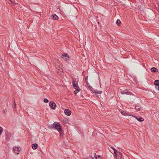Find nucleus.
Returning <instances> with one entry per match:
<instances>
[{"label":"nucleus","mask_w":159,"mask_h":159,"mask_svg":"<svg viewBox=\"0 0 159 159\" xmlns=\"http://www.w3.org/2000/svg\"><path fill=\"white\" fill-rule=\"evenodd\" d=\"M49 127L50 128H54L57 130L59 132L61 137L63 136V131L60 124L59 123L56 122H54L52 124L50 125Z\"/></svg>","instance_id":"nucleus-1"},{"label":"nucleus","mask_w":159,"mask_h":159,"mask_svg":"<svg viewBox=\"0 0 159 159\" xmlns=\"http://www.w3.org/2000/svg\"><path fill=\"white\" fill-rule=\"evenodd\" d=\"M72 83L74 88L77 90H78V92H79L80 90L79 87L78 86V82L76 80L75 78H73L72 79Z\"/></svg>","instance_id":"nucleus-2"},{"label":"nucleus","mask_w":159,"mask_h":159,"mask_svg":"<svg viewBox=\"0 0 159 159\" xmlns=\"http://www.w3.org/2000/svg\"><path fill=\"white\" fill-rule=\"evenodd\" d=\"M13 149L15 153L17 154H18L19 152L21 151V148L20 147H15L13 148Z\"/></svg>","instance_id":"nucleus-3"},{"label":"nucleus","mask_w":159,"mask_h":159,"mask_svg":"<svg viewBox=\"0 0 159 159\" xmlns=\"http://www.w3.org/2000/svg\"><path fill=\"white\" fill-rule=\"evenodd\" d=\"M117 153V154L114 155V157L118 159H121L122 156L121 153L120 152Z\"/></svg>","instance_id":"nucleus-4"},{"label":"nucleus","mask_w":159,"mask_h":159,"mask_svg":"<svg viewBox=\"0 0 159 159\" xmlns=\"http://www.w3.org/2000/svg\"><path fill=\"white\" fill-rule=\"evenodd\" d=\"M49 104L51 108L53 109H55L56 106V105L55 103L53 102H49Z\"/></svg>","instance_id":"nucleus-5"},{"label":"nucleus","mask_w":159,"mask_h":159,"mask_svg":"<svg viewBox=\"0 0 159 159\" xmlns=\"http://www.w3.org/2000/svg\"><path fill=\"white\" fill-rule=\"evenodd\" d=\"M62 58L64 59V60L66 61L68 59L69 56L67 54L65 53L62 55Z\"/></svg>","instance_id":"nucleus-6"},{"label":"nucleus","mask_w":159,"mask_h":159,"mask_svg":"<svg viewBox=\"0 0 159 159\" xmlns=\"http://www.w3.org/2000/svg\"><path fill=\"white\" fill-rule=\"evenodd\" d=\"M66 115L69 116L71 114V111L68 109H66L64 111Z\"/></svg>","instance_id":"nucleus-7"},{"label":"nucleus","mask_w":159,"mask_h":159,"mask_svg":"<svg viewBox=\"0 0 159 159\" xmlns=\"http://www.w3.org/2000/svg\"><path fill=\"white\" fill-rule=\"evenodd\" d=\"M10 137V134L9 133L7 132L5 133V138L6 139H8Z\"/></svg>","instance_id":"nucleus-8"},{"label":"nucleus","mask_w":159,"mask_h":159,"mask_svg":"<svg viewBox=\"0 0 159 159\" xmlns=\"http://www.w3.org/2000/svg\"><path fill=\"white\" fill-rule=\"evenodd\" d=\"M136 118L139 121H143L144 120V119L142 118L141 116H137L136 117Z\"/></svg>","instance_id":"nucleus-9"},{"label":"nucleus","mask_w":159,"mask_h":159,"mask_svg":"<svg viewBox=\"0 0 159 159\" xmlns=\"http://www.w3.org/2000/svg\"><path fill=\"white\" fill-rule=\"evenodd\" d=\"M92 91L93 93H97L98 94H101L102 93V91H96L94 89H93V90H92Z\"/></svg>","instance_id":"nucleus-10"},{"label":"nucleus","mask_w":159,"mask_h":159,"mask_svg":"<svg viewBox=\"0 0 159 159\" xmlns=\"http://www.w3.org/2000/svg\"><path fill=\"white\" fill-rule=\"evenodd\" d=\"M151 70L153 72H155L158 71V70L155 67H152L151 68Z\"/></svg>","instance_id":"nucleus-11"},{"label":"nucleus","mask_w":159,"mask_h":159,"mask_svg":"<svg viewBox=\"0 0 159 159\" xmlns=\"http://www.w3.org/2000/svg\"><path fill=\"white\" fill-rule=\"evenodd\" d=\"M86 83L88 87L90 89L91 91L92 90H93V89L92 88V86L90 85L88 81H86Z\"/></svg>","instance_id":"nucleus-12"},{"label":"nucleus","mask_w":159,"mask_h":159,"mask_svg":"<svg viewBox=\"0 0 159 159\" xmlns=\"http://www.w3.org/2000/svg\"><path fill=\"white\" fill-rule=\"evenodd\" d=\"M58 17L56 14L52 15V19L54 20H58Z\"/></svg>","instance_id":"nucleus-13"},{"label":"nucleus","mask_w":159,"mask_h":159,"mask_svg":"<svg viewBox=\"0 0 159 159\" xmlns=\"http://www.w3.org/2000/svg\"><path fill=\"white\" fill-rule=\"evenodd\" d=\"M154 85L157 86H159V80H155L154 83Z\"/></svg>","instance_id":"nucleus-14"},{"label":"nucleus","mask_w":159,"mask_h":159,"mask_svg":"<svg viewBox=\"0 0 159 159\" xmlns=\"http://www.w3.org/2000/svg\"><path fill=\"white\" fill-rule=\"evenodd\" d=\"M32 148L34 149H36L37 147V144H32Z\"/></svg>","instance_id":"nucleus-15"},{"label":"nucleus","mask_w":159,"mask_h":159,"mask_svg":"<svg viewBox=\"0 0 159 159\" xmlns=\"http://www.w3.org/2000/svg\"><path fill=\"white\" fill-rule=\"evenodd\" d=\"M121 23V22L119 20H117L116 21V24L117 25L119 26Z\"/></svg>","instance_id":"nucleus-16"},{"label":"nucleus","mask_w":159,"mask_h":159,"mask_svg":"<svg viewBox=\"0 0 159 159\" xmlns=\"http://www.w3.org/2000/svg\"><path fill=\"white\" fill-rule=\"evenodd\" d=\"M135 109L136 110H138V111H140L141 110L140 107L138 106H136L135 107Z\"/></svg>","instance_id":"nucleus-17"},{"label":"nucleus","mask_w":159,"mask_h":159,"mask_svg":"<svg viewBox=\"0 0 159 159\" xmlns=\"http://www.w3.org/2000/svg\"><path fill=\"white\" fill-rule=\"evenodd\" d=\"M94 157L96 159H100L99 158L101 157V156L97 155H95Z\"/></svg>","instance_id":"nucleus-18"},{"label":"nucleus","mask_w":159,"mask_h":159,"mask_svg":"<svg viewBox=\"0 0 159 159\" xmlns=\"http://www.w3.org/2000/svg\"><path fill=\"white\" fill-rule=\"evenodd\" d=\"M128 93V92L127 91H121V93L122 94H124L126 93Z\"/></svg>","instance_id":"nucleus-19"},{"label":"nucleus","mask_w":159,"mask_h":159,"mask_svg":"<svg viewBox=\"0 0 159 159\" xmlns=\"http://www.w3.org/2000/svg\"><path fill=\"white\" fill-rule=\"evenodd\" d=\"M119 152L117 151L115 149H114V155H116L117 154V153Z\"/></svg>","instance_id":"nucleus-20"},{"label":"nucleus","mask_w":159,"mask_h":159,"mask_svg":"<svg viewBox=\"0 0 159 159\" xmlns=\"http://www.w3.org/2000/svg\"><path fill=\"white\" fill-rule=\"evenodd\" d=\"M2 128L1 126H0V135L2 134Z\"/></svg>","instance_id":"nucleus-21"},{"label":"nucleus","mask_w":159,"mask_h":159,"mask_svg":"<svg viewBox=\"0 0 159 159\" xmlns=\"http://www.w3.org/2000/svg\"><path fill=\"white\" fill-rule=\"evenodd\" d=\"M44 102H45V103H47L48 102V100L46 99V98H45L44 99Z\"/></svg>","instance_id":"nucleus-22"},{"label":"nucleus","mask_w":159,"mask_h":159,"mask_svg":"<svg viewBox=\"0 0 159 159\" xmlns=\"http://www.w3.org/2000/svg\"><path fill=\"white\" fill-rule=\"evenodd\" d=\"M16 104L15 103V101H14V108L16 109Z\"/></svg>","instance_id":"nucleus-23"},{"label":"nucleus","mask_w":159,"mask_h":159,"mask_svg":"<svg viewBox=\"0 0 159 159\" xmlns=\"http://www.w3.org/2000/svg\"><path fill=\"white\" fill-rule=\"evenodd\" d=\"M3 112L4 113H6L7 112V110L6 109H4L3 110Z\"/></svg>","instance_id":"nucleus-24"},{"label":"nucleus","mask_w":159,"mask_h":159,"mask_svg":"<svg viewBox=\"0 0 159 159\" xmlns=\"http://www.w3.org/2000/svg\"><path fill=\"white\" fill-rule=\"evenodd\" d=\"M79 92L78 91V90H76L74 91V93L75 94H76L78 92Z\"/></svg>","instance_id":"nucleus-25"},{"label":"nucleus","mask_w":159,"mask_h":159,"mask_svg":"<svg viewBox=\"0 0 159 159\" xmlns=\"http://www.w3.org/2000/svg\"><path fill=\"white\" fill-rule=\"evenodd\" d=\"M121 114L122 115L125 116V114H126V113H125V112L124 111H122L121 112Z\"/></svg>","instance_id":"nucleus-26"},{"label":"nucleus","mask_w":159,"mask_h":159,"mask_svg":"<svg viewBox=\"0 0 159 159\" xmlns=\"http://www.w3.org/2000/svg\"><path fill=\"white\" fill-rule=\"evenodd\" d=\"M88 76H87L86 77V78H85V80L86 81H87L88 80Z\"/></svg>","instance_id":"nucleus-27"},{"label":"nucleus","mask_w":159,"mask_h":159,"mask_svg":"<svg viewBox=\"0 0 159 159\" xmlns=\"http://www.w3.org/2000/svg\"><path fill=\"white\" fill-rule=\"evenodd\" d=\"M88 159H94V158L93 157H89Z\"/></svg>","instance_id":"nucleus-28"},{"label":"nucleus","mask_w":159,"mask_h":159,"mask_svg":"<svg viewBox=\"0 0 159 159\" xmlns=\"http://www.w3.org/2000/svg\"><path fill=\"white\" fill-rule=\"evenodd\" d=\"M12 3H13L14 5H15L16 4V3L13 2L12 1V2H11Z\"/></svg>","instance_id":"nucleus-29"},{"label":"nucleus","mask_w":159,"mask_h":159,"mask_svg":"<svg viewBox=\"0 0 159 159\" xmlns=\"http://www.w3.org/2000/svg\"><path fill=\"white\" fill-rule=\"evenodd\" d=\"M111 148H112V149H113V150H114V149H115L114 148H113V147H111Z\"/></svg>","instance_id":"nucleus-30"},{"label":"nucleus","mask_w":159,"mask_h":159,"mask_svg":"<svg viewBox=\"0 0 159 159\" xmlns=\"http://www.w3.org/2000/svg\"><path fill=\"white\" fill-rule=\"evenodd\" d=\"M11 2H12V1L11 0H9Z\"/></svg>","instance_id":"nucleus-31"}]
</instances>
